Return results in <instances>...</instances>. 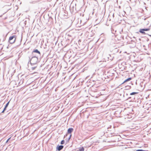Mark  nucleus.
Here are the masks:
<instances>
[{"instance_id": "obj_7", "label": "nucleus", "mask_w": 151, "mask_h": 151, "mask_svg": "<svg viewBox=\"0 0 151 151\" xmlns=\"http://www.w3.org/2000/svg\"><path fill=\"white\" fill-rule=\"evenodd\" d=\"M131 79V78H128L127 79H126L122 83V84H123L126 82L129 81H130Z\"/></svg>"}, {"instance_id": "obj_12", "label": "nucleus", "mask_w": 151, "mask_h": 151, "mask_svg": "<svg viewBox=\"0 0 151 151\" xmlns=\"http://www.w3.org/2000/svg\"><path fill=\"white\" fill-rule=\"evenodd\" d=\"M9 101L7 103V104H6V105L5 106V108H7L8 107V106L9 104Z\"/></svg>"}, {"instance_id": "obj_24", "label": "nucleus", "mask_w": 151, "mask_h": 151, "mask_svg": "<svg viewBox=\"0 0 151 151\" xmlns=\"http://www.w3.org/2000/svg\"><path fill=\"white\" fill-rule=\"evenodd\" d=\"M150 36H151V35H150Z\"/></svg>"}, {"instance_id": "obj_14", "label": "nucleus", "mask_w": 151, "mask_h": 151, "mask_svg": "<svg viewBox=\"0 0 151 151\" xmlns=\"http://www.w3.org/2000/svg\"><path fill=\"white\" fill-rule=\"evenodd\" d=\"M136 151H148V150H136Z\"/></svg>"}, {"instance_id": "obj_17", "label": "nucleus", "mask_w": 151, "mask_h": 151, "mask_svg": "<svg viewBox=\"0 0 151 151\" xmlns=\"http://www.w3.org/2000/svg\"><path fill=\"white\" fill-rule=\"evenodd\" d=\"M10 139V138H9V139H8L6 140V143H7V142H8V141H9V139Z\"/></svg>"}, {"instance_id": "obj_21", "label": "nucleus", "mask_w": 151, "mask_h": 151, "mask_svg": "<svg viewBox=\"0 0 151 151\" xmlns=\"http://www.w3.org/2000/svg\"><path fill=\"white\" fill-rule=\"evenodd\" d=\"M127 1H131V0H127Z\"/></svg>"}, {"instance_id": "obj_9", "label": "nucleus", "mask_w": 151, "mask_h": 151, "mask_svg": "<svg viewBox=\"0 0 151 151\" xmlns=\"http://www.w3.org/2000/svg\"><path fill=\"white\" fill-rule=\"evenodd\" d=\"M137 93V92H132L131 93H130V95H135V94H136L137 93Z\"/></svg>"}, {"instance_id": "obj_16", "label": "nucleus", "mask_w": 151, "mask_h": 151, "mask_svg": "<svg viewBox=\"0 0 151 151\" xmlns=\"http://www.w3.org/2000/svg\"><path fill=\"white\" fill-rule=\"evenodd\" d=\"M71 136H72L71 134H70V137H69V138H68V141H69V140L71 138Z\"/></svg>"}, {"instance_id": "obj_23", "label": "nucleus", "mask_w": 151, "mask_h": 151, "mask_svg": "<svg viewBox=\"0 0 151 151\" xmlns=\"http://www.w3.org/2000/svg\"><path fill=\"white\" fill-rule=\"evenodd\" d=\"M128 95V94H127H127H126V95Z\"/></svg>"}, {"instance_id": "obj_11", "label": "nucleus", "mask_w": 151, "mask_h": 151, "mask_svg": "<svg viewBox=\"0 0 151 151\" xmlns=\"http://www.w3.org/2000/svg\"><path fill=\"white\" fill-rule=\"evenodd\" d=\"M142 30L143 31H148L150 30V29L149 28H147V29H142Z\"/></svg>"}, {"instance_id": "obj_5", "label": "nucleus", "mask_w": 151, "mask_h": 151, "mask_svg": "<svg viewBox=\"0 0 151 151\" xmlns=\"http://www.w3.org/2000/svg\"><path fill=\"white\" fill-rule=\"evenodd\" d=\"M63 148V146L62 145L58 146L57 147V149L58 151L61 150Z\"/></svg>"}, {"instance_id": "obj_13", "label": "nucleus", "mask_w": 151, "mask_h": 151, "mask_svg": "<svg viewBox=\"0 0 151 151\" xmlns=\"http://www.w3.org/2000/svg\"><path fill=\"white\" fill-rule=\"evenodd\" d=\"M65 143V141L64 140H62V141H61V143H60V144H61V145H63V144Z\"/></svg>"}, {"instance_id": "obj_20", "label": "nucleus", "mask_w": 151, "mask_h": 151, "mask_svg": "<svg viewBox=\"0 0 151 151\" xmlns=\"http://www.w3.org/2000/svg\"><path fill=\"white\" fill-rule=\"evenodd\" d=\"M5 111H4V110H3V111H2V113H4V112Z\"/></svg>"}, {"instance_id": "obj_2", "label": "nucleus", "mask_w": 151, "mask_h": 151, "mask_svg": "<svg viewBox=\"0 0 151 151\" xmlns=\"http://www.w3.org/2000/svg\"><path fill=\"white\" fill-rule=\"evenodd\" d=\"M16 40V38L14 36H10L9 39V41L10 44L14 43Z\"/></svg>"}, {"instance_id": "obj_18", "label": "nucleus", "mask_w": 151, "mask_h": 151, "mask_svg": "<svg viewBox=\"0 0 151 151\" xmlns=\"http://www.w3.org/2000/svg\"><path fill=\"white\" fill-rule=\"evenodd\" d=\"M128 88H127L128 89H130L131 88V87L130 86H128Z\"/></svg>"}, {"instance_id": "obj_15", "label": "nucleus", "mask_w": 151, "mask_h": 151, "mask_svg": "<svg viewBox=\"0 0 151 151\" xmlns=\"http://www.w3.org/2000/svg\"><path fill=\"white\" fill-rule=\"evenodd\" d=\"M37 66H35L34 67H32L31 68V69L32 70H34L35 69V68H36Z\"/></svg>"}, {"instance_id": "obj_10", "label": "nucleus", "mask_w": 151, "mask_h": 151, "mask_svg": "<svg viewBox=\"0 0 151 151\" xmlns=\"http://www.w3.org/2000/svg\"><path fill=\"white\" fill-rule=\"evenodd\" d=\"M144 31H143L142 29H141L139 32L143 34H145V32H144Z\"/></svg>"}, {"instance_id": "obj_1", "label": "nucleus", "mask_w": 151, "mask_h": 151, "mask_svg": "<svg viewBox=\"0 0 151 151\" xmlns=\"http://www.w3.org/2000/svg\"><path fill=\"white\" fill-rule=\"evenodd\" d=\"M29 58L31 64L32 65H35L37 64L38 60V58L37 57L35 56H33L31 59H30V58Z\"/></svg>"}, {"instance_id": "obj_22", "label": "nucleus", "mask_w": 151, "mask_h": 151, "mask_svg": "<svg viewBox=\"0 0 151 151\" xmlns=\"http://www.w3.org/2000/svg\"><path fill=\"white\" fill-rule=\"evenodd\" d=\"M131 98V97H129L128 98V99H130Z\"/></svg>"}, {"instance_id": "obj_6", "label": "nucleus", "mask_w": 151, "mask_h": 151, "mask_svg": "<svg viewBox=\"0 0 151 151\" xmlns=\"http://www.w3.org/2000/svg\"><path fill=\"white\" fill-rule=\"evenodd\" d=\"M73 128H69L68 130V134H71L73 132Z\"/></svg>"}, {"instance_id": "obj_4", "label": "nucleus", "mask_w": 151, "mask_h": 151, "mask_svg": "<svg viewBox=\"0 0 151 151\" xmlns=\"http://www.w3.org/2000/svg\"><path fill=\"white\" fill-rule=\"evenodd\" d=\"M34 53H37L39 56L40 55V52L37 49H36L32 51V55H33V56H34Z\"/></svg>"}, {"instance_id": "obj_3", "label": "nucleus", "mask_w": 151, "mask_h": 151, "mask_svg": "<svg viewBox=\"0 0 151 151\" xmlns=\"http://www.w3.org/2000/svg\"><path fill=\"white\" fill-rule=\"evenodd\" d=\"M70 10H72L73 11L76 10V4L72 3L70 6Z\"/></svg>"}, {"instance_id": "obj_19", "label": "nucleus", "mask_w": 151, "mask_h": 151, "mask_svg": "<svg viewBox=\"0 0 151 151\" xmlns=\"http://www.w3.org/2000/svg\"><path fill=\"white\" fill-rule=\"evenodd\" d=\"M6 108H5V107L4 108V111H5L6 110Z\"/></svg>"}, {"instance_id": "obj_8", "label": "nucleus", "mask_w": 151, "mask_h": 151, "mask_svg": "<svg viewBox=\"0 0 151 151\" xmlns=\"http://www.w3.org/2000/svg\"><path fill=\"white\" fill-rule=\"evenodd\" d=\"M79 151H84V149L83 147H82L79 148Z\"/></svg>"}]
</instances>
